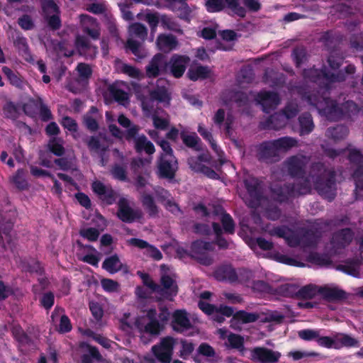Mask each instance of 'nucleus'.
<instances>
[{
	"label": "nucleus",
	"instance_id": "obj_1",
	"mask_svg": "<svg viewBox=\"0 0 363 363\" xmlns=\"http://www.w3.org/2000/svg\"><path fill=\"white\" fill-rule=\"evenodd\" d=\"M306 165L307 161L304 156L293 155L287 158L285 161V166L288 174L291 178L301 179L302 181L273 186L270 191L275 201L279 203H286L290 199L311 193V182L308 177H306Z\"/></svg>",
	"mask_w": 363,
	"mask_h": 363
},
{
	"label": "nucleus",
	"instance_id": "obj_2",
	"mask_svg": "<svg viewBox=\"0 0 363 363\" xmlns=\"http://www.w3.org/2000/svg\"><path fill=\"white\" fill-rule=\"evenodd\" d=\"M326 92L325 91L323 94H310L307 97L308 103L330 121H337L343 119L341 104L329 97V93Z\"/></svg>",
	"mask_w": 363,
	"mask_h": 363
},
{
	"label": "nucleus",
	"instance_id": "obj_3",
	"mask_svg": "<svg viewBox=\"0 0 363 363\" xmlns=\"http://www.w3.org/2000/svg\"><path fill=\"white\" fill-rule=\"evenodd\" d=\"M140 277L146 286L167 300L173 301L178 294L177 282L168 274L161 277L160 284L155 283L147 273H141Z\"/></svg>",
	"mask_w": 363,
	"mask_h": 363
},
{
	"label": "nucleus",
	"instance_id": "obj_4",
	"mask_svg": "<svg viewBox=\"0 0 363 363\" xmlns=\"http://www.w3.org/2000/svg\"><path fill=\"white\" fill-rule=\"evenodd\" d=\"M315 189L319 195L328 201L335 199L337 194L336 172L333 169H324L320 174L313 178Z\"/></svg>",
	"mask_w": 363,
	"mask_h": 363
},
{
	"label": "nucleus",
	"instance_id": "obj_5",
	"mask_svg": "<svg viewBox=\"0 0 363 363\" xmlns=\"http://www.w3.org/2000/svg\"><path fill=\"white\" fill-rule=\"evenodd\" d=\"M140 127L138 125H133L125 130V140L128 142H133L134 148L136 152H145L151 155L155 153V148L153 143L150 141L145 135H139Z\"/></svg>",
	"mask_w": 363,
	"mask_h": 363
},
{
	"label": "nucleus",
	"instance_id": "obj_6",
	"mask_svg": "<svg viewBox=\"0 0 363 363\" xmlns=\"http://www.w3.org/2000/svg\"><path fill=\"white\" fill-rule=\"evenodd\" d=\"M244 184L249 197L246 203L252 208H258L263 199V182L255 177H248L244 180Z\"/></svg>",
	"mask_w": 363,
	"mask_h": 363
},
{
	"label": "nucleus",
	"instance_id": "obj_7",
	"mask_svg": "<svg viewBox=\"0 0 363 363\" xmlns=\"http://www.w3.org/2000/svg\"><path fill=\"white\" fill-rule=\"evenodd\" d=\"M251 272L246 269H239L238 273L230 264H222L218 267L213 272V277L219 281H228L235 283L238 281V277L241 280L247 281L250 279Z\"/></svg>",
	"mask_w": 363,
	"mask_h": 363
},
{
	"label": "nucleus",
	"instance_id": "obj_8",
	"mask_svg": "<svg viewBox=\"0 0 363 363\" xmlns=\"http://www.w3.org/2000/svg\"><path fill=\"white\" fill-rule=\"evenodd\" d=\"M16 213L9 211L0 213V245L4 248L11 247L12 242L11 230L15 223Z\"/></svg>",
	"mask_w": 363,
	"mask_h": 363
},
{
	"label": "nucleus",
	"instance_id": "obj_9",
	"mask_svg": "<svg viewBox=\"0 0 363 363\" xmlns=\"http://www.w3.org/2000/svg\"><path fill=\"white\" fill-rule=\"evenodd\" d=\"M175 340L171 336L161 339L160 342L152 347V352L161 363H170L172 359Z\"/></svg>",
	"mask_w": 363,
	"mask_h": 363
},
{
	"label": "nucleus",
	"instance_id": "obj_10",
	"mask_svg": "<svg viewBox=\"0 0 363 363\" xmlns=\"http://www.w3.org/2000/svg\"><path fill=\"white\" fill-rule=\"evenodd\" d=\"M168 70L169 63L167 56L158 52L152 57L145 67V74L150 79H155L160 75L167 74Z\"/></svg>",
	"mask_w": 363,
	"mask_h": 363
},
{
	"label": "nucleus",
	"instance_id": "obj_11",
	"mask_svg": "<svg viewBox=\"0 0 363 363\" xmlns=\"http://www.w3.org/2000/svg\"><path fill=\"white\" fill-rule=\"evenodd\" d=\"M157 169L159 178L172 179L179 169L178 160L176 157H158Z\"/></svg>",
	"mask_w": 363,
	"mask_h": 363
},
{
	"label": "nucleus",
	"instance_id": "obj_12",
	"mask_svg": "<svg viewBox=\"0 0 363 363\" xmlns=\"http://www.w3.org/2000/svg\"><path fill=\"white\" fill-rule=\"evenodd\" d=\"M116 216L122 222L132 223L136 220L141 219L143 213L140 209L132 208L128 200L125 198H121L118 203Z\"/></svg>",
	"mask_w": 363,
	"mask_h": 363
},
{
	"label": "nucleus",
	"instance_id": "obj_13",
	"mask_svg": "<svg viewBox=\"0 0 363 363\" xmlns=\"http://www.w3.org/2000/svg\"><path fill=\"white\" fill-rule=\"evenodd\" d=\"M257 157L259 161L273 163L279 161V154L273 140H267L257 146Z\"/></svg>",
	"mask_w": 363,
	"mask_h": 363
},
{
	"label": "nucleus",
	"instance_id": "obj_14",
	"mask_svg": "<svg viewBox=\"0 0 363 363\" xmlns=\"http://www.w3.org/2000/svg\"><path fill=\"white\" fill-rule=\"evenodd\" d=\"M255 99L262 106V111L266 113H269L275 110L281 102L278 93L266 90L258 92Z\"/></svg>",
	"mask_w": 363,
	"mask_h": 363
},
{
	"label": "nucleus",
	"instance_id": "obj_15",
	"mask_svg": "<svg viewBox=\"0 0 363 363\" xmlns=\"http://www.w3.org/2000/svg\"><path fill=\"white\" fill-rule=\"evenodd\" d=\"M91 189L101 202L107 206L113 204L118 198L117 192L111 186H106L100 181L94 182Z\"/></svg>",
	"mask_w": 363,
	"mask_h": 363
},
{
	"label": "nucleus",
	"instance_id": "obj_16",
	"mask_svg": "<svg viewBox=\"0 0 363 363\" xmlns=\"http://www.w3.org/2000/svg\"><path fill=\"white\" fill-rule=\"evenodd\" d=\"M280 357V352L266 347H255L251 352V359L257 363H277Z\"/></svg>",
	"mask_w": 363,
	"mask_h": 363
},
{
	"label": "nucleus",
	"instance_id": "obj_17",
	"mask_svg": "<svg viewBox=\"0 0 363 363\" xmlns=\"http://www.w3.org/2000/svg\"><path fill=\"white\" fill-rule=\"evenodd\" d=\"M354 232L350 228H345L336 231L332 237L330 243L332 247L337 252L348 246L354 238Z\"/></svg>",
	"mask_w": 363,
	"mask_h": 363
},
{
	"label": "nucleus",
	"instance_id": "obj_18",
	"mask_svg": "<svg viewBox=\"0 0 363 363\" xmlns=\"http://www.w3.org/2000/svg\"><path fill=\"white\" fill-rule=\"evenodd\" d=\"M190 59L186 55L174 54L168 60L169 72L174 77L180 78L183 76Z\"/></svg>",
	"mask_w": 363,
	"mask_h": 363
},
{
	"label": "nucleus",
	"instance_id": "obj_19",
	"mask_svg": "<svg viewBox=\"0 0 363 363\" xmlns=\"http://www.w3.org/2000/svg\"><path fill=\"white\" fill-rule=\"evenodd\" d=\"M171 326L174 331L179 333H182L192 328L186 310L177 309L173 312Z\"/></svg>",
	"mask_w": 363,
	"mask_h": 363
},
{
	"label": "nucleus",
	"instance_id": "obj_20",
	"mask_svg": "<svg viewBox=\"0 0 363 363\" xmlns=\"http://www.w3.org/2000/svg\"><path fill=\"white\" fill-rule=\"evenodd\" d=\"M328 70L324 65L321 69H317L314 67L309 69H304L302 72V76L304 79L313 83H315L325 89V83L327 82Z\"/></svg>",
	"mask_w": 363,
	"mask_h": 363
},
{
	"label": "nucleus",
	"instance_id": "obj_21",
	"mask_svg": "<svg viewBox=\"0 0 363 363\" xmlns=\"http://www.w3.org/2000/svg\"><path fill=\"white\" fill-rule=\"evenodd\" d=\"M286 124L284 115L277 112L269 116L264 121L259 123V127L264 130H280Z\"/></svg>",
	"mask_w": 363,
	"mask_h": 363
},
{
	"label": "nucleus",
	"instance_id": "obj_22",
	"mask_svg": "<svg viewBox=\"0 0 363 363\" xmlns=\"http://www.w3.org/2000/svg\"><path fill=\"white\" fill-rule=\"evenodd\" d=\"M302 246L305 247H315L318 243L321 233L317 228H303L300 231Z\"/></svg>",
	"mask_w": 363,
	"mask_h": 363
},
{
	"label": "nucleus",
	"instance_id": "obj_23",
	"mask_svg": "<svg viewBox=\"0 0 363 363\" xmlns=\"http://www.w3.org/2000/svg\"><path fill=\"white\" fill-rule=\"evenodd\" d=\"M167 2L166 8L172 11H180L179 17L186 20L191 13V10L186 0H164Z\"/></svg>",
	"mask_w": 363,
	"mask_h": 363
},
{
	"label": "nucleus",
	"instance_id": "obj_24",
	"mask_svg": "<svg viewBox=\"0 0 363 363\" xmlns=\"http://www.w3.org/2000/svg\"><path fill=\"white\" fill-rule=\"evenodd\" d=\"M11 333L14 340L18 342V350L21 347L30 346L33 340L20 325H14L11 328Z\"/></svg>",
	"mask_w": 363,
	"mask_h": 363
},
{
	"label": "nucleus",
	"instance_id": "obj_25",
	"mask_svg": "<svg viewBox=\"0 0 363 363\" xmlns=\"http://www.w3.org/2000/svg\"><path fill=\"white\" fill-rule=\"evenodd\" d=\"M140 201L149 217L156 218L158 216L159 207L151 194L143 193L141 195Z\"/></svg>",
	"mask_w": 363,
	"mask_h": 363
},
{
	"label": "nucleus",
	"instance_id": "obj_26",
	"mask_svg": "<svg viewBox=\"0 0 363 363\" xmlns=\"http://www.w3.org/2000/svg\"><path fill=\"white\" fill-rule=\"evenodd\" d=\"M318 294L328 301H340L346 297V294L343 290L328 286H320Z\"/></svg>",
	"mask_w": 363,
	"mask_h": 363
},
{
	"label": "nucleus",
	"instance_id": "obj_27",
	"mask_svg": "<svg viewBox=\"0 0 363 363\" xmlns=\"http://www.w3.org/2000/svg\"><path fill=\"white\" fill-rule=\"evenodd\" d=\"M299 135L303 136L310 134L314 129L312 116L308 112H304L298 116Z\"/></svg>",
	"mask_w": 363,
	"mask_h": 363
},
{
	"label": "nucleus",
	"instance_id": "obj_28",
	"mask_svg": "<svg viewBox=\"0 0 363 363\" xmlns=\"http://www.w3.org/2000/svg\"><path fill=\"white\" fill-rule=\"evenodd\" d=\"M211 69L208 66L198 65L191 67L187 72L189 79L193 82L203 80L209 77Z\"/></svg>",
	"mask_w": 363,
	"mask_h": 363
},
{
	"label": "nucleus",
	"instance_id": "obj_29",
	"mask_svg": "<svg viewBox=\"0 0 363 363\" xmlns=\"http://www.w3.org/2000/svg\"><path fill=\"white\" fill-rule=\"evenodd\" d=\"M180 138L183 143L189 148H191L196 151H200L202 150L201 140L197 134L194 132L187 134L185 131L180 133Z\"/></svg>",
	"mask_w": 363,
	"mask_h": 363
},
{
	"label": "nucleus",
	"instance_id": "obj_30",
	"mask_svg": "<svg viewBox=\"0 0 363 363\" xmlns=\"http://www.w3.org/2000/svg\"><path fill=\"white\" fill-rule=\"evenodd\" d=\"M102 268L110 274H115L123 269V264L121 262L118 255L114 254L104 259L102 263Z\"/></svg>",
	"mask_w": 363,
	"mask_h": 363
},
{
	"label": "nucleus",
	"instance_id": "obj_31",
	"mask_svg": "<svg viewBox=\"0 0 363 363\" xmlns=\"http://www.w3.org/2000/svg\"><path fill=\"white\" fill-rule=\"evenodd\" d=\"M177 44L176 37L171 34H160L157 38V45L161 50H172L177 47Z\"/></svg>",
	"mask_w": 363,
	"mask_h": 363
},
{
	"label": "nucleus",
	"instance_id": "obj_32",
	"mask_svg": "<svg viewBox=\"0 0 363 363\" xmlns=\"http://www.w3.org/2000/svg\"><path fill=\"white\" fill-rule=\"evenodd\" d=\"M88 353L82 354L81 357L82 363H93L94 360L97 362H103L104 358L100 353L99 349L89 344H86Z\"/></svg>",
	"mask_w": 363,
	"mask_h": 363
},
{
	"label": "nucleus",
	"instance_id": "obj_33",
	"mask_svg": "<svg viewBox=\"0 0 363 363\" xmlns=\"http://www.w3.org/2000/svg\"><path fill=\"white\" fill-rule=\"evenodd\" d=\"M259 318L257 313H250L244 310L233 312L231 322L238 321L242 324L251 323L256 322Z\"/></svg>",
	"mask_w": 363,
	"mask_h": 363
},
{
	"label": "nucleus",
	"instance_id": "obj_34",
	"mask_svg": "<svg viewBox=\"0 0 363 363\" xmlns=\"http://www.w3.org/2000/svg\"><path fill=\"white\" fill-rule=\"evenodd\" d=\"M213 244L210 242L197 240L194 241L191 245V257L194 258L207 251H213Z\"/></svg>",
	"mask_w": 363,
	"mask_h": 363
},
{
	"label": "nucleus",
	"instance_id": "obj_35",
	"mask_svg": "<svg viewBox=\"0 0 363 363\" xmlns=\"http://www.w3.org/2000/svg\"><path fill=\"white\" fill-rule=\"evenodd\" d=\"M349 129L346 125H337L334 127H330L326 130L325 135L334 140H342L347 136Z\"/></svg>",
	"mask_w": 363,
	"mask_h": 363
},
{
	"label": "nucleus",
	"instance_id": "obj_36",
	"mask_svg": "<svg viewBox=\"0 0 363 363\" xmlns=\"http://www.w3.org/2000/svg\"><path fill=\"white\" fill-rule=\"evenodd\" d=\"M212 228L215 234L214 244H216L220 250L228 249L229 247V242L223 236V230L220 224L216 222H213Z\"/></svg>",
	"mask_w": 363,
	"mask_h": 363
},
{
	"label": "nucleus",
	"instance_id": "obj_37",
	"mask_svg": "<svg viewBox=\"0 0 363 363\" xmlns=\"http://www.w3.org/2000/svg\"><path fill=\"white\" fill-rule=\"evenodd\" d=\"M233 308L225 305H220L216 311L212 314V319L221 324L225 321V316L230 318L233 317Z\"/></svg>",
	"mask_w": 363,
	"mask_h": 363
},
{
	"label": "nucleus",
	"instance_id": "obj_38",
	"mask_svg": "<svg viewBox=\"0 0 363 363\" xmlns=\"http://www.w3.org/2000/svg\"><path fill=\"white\" fill-rule=\"evenodd\" d=\"M135 325L140 330H143L151 335H158L162 329V327L157 320L150 321L145 325H143L140 320H136Z\"/></svg>",
	"mask_w": 363,
	"mask_h": 363
},
{
	"label": "nucleus",
	"instance_id": "obj_39",
	"mask_svg": "<svg viewBox=\"0 0 363 363\" xmlns=\"http://www.w3.org/2000/svg\"><path fill=\"white\" fill-rule=\"evenodd\" d=\"M307 260L320 267H328L332 264V260L330 257L325 254L318 252H311L308 255Z\"/></svg>",
	"mask_w": 363,
	"mask_h": 363
},
{
	"label": "nucleus",
	"instance_id": "obj_40",
	"mask_svg": "<svg viewBox=\"0 0 363 363\" xmlns=\"http://www.w3.org/2000/svg\"><path fill=\"white\" fill-rule=\"evenodd\" d=\"M318 288L314 284H308L301 288L298 287V299H311L318 294Z\"/></svg>",
	"mask_w": 363,
	"mask_h": 363
},
{
	"label": "nucleus",
	"instance_id": "obj_41",
	"mask_svg": "<svg viewBox=\"0 0 363 363\" xmlns=\"http://www.w3.org/2000/svg\"><path fill=\"white\" fill-rule=\"evenodd\" d=\"M359 261L358 259H347L345 264L339 265L338 269L345 273L357 277L359 274Z\"/></svg>",
	"mask_w": 363,
	"mask_h": 363
},
{
	"label": "nucleus",
	"instance_id": "obj_42",
	"mask_svg": "<svg viewBox=\"0 0 363 363\" xmlns=\"http://www.w3.org/2000/svg\"><path fill=\"white\" fill-rule=\"evenodd\" d=\"M273 142L279 152L280 150L287 151L297 145V140L296 139L287 136L273 140Z\"/></svg>",
	"mask_w": 363,
	"mask_h": 363
},
{
	"label": "nucleus",
	"instance_id": "obj_43",
	"mask_svg": "<svg viewBox=\"0 0 363 363\" xmlns=\"http://www.w3.org/2000/svg\"><path fill=\"white\" fill-rule=\"evenodd\" d=\"M342 118H349L357 115L359 111V107L354 101L347 100L341 104Z\"/></svg>",
	"mask_w": 363,
	"mask_h": 363
},
{
	"label": "nucleus",
	"instance_id": "obj_44",
	"mask_svg": "<svg viewBox=\"0 0 363 363\" xmlns=\"http://www.w3.org/2000/svg\"><path fill=\"white\" fill-rule=\"evenodd\" d=\"M220 223L222 224L223 233L224 232L228 235H233L235 233V224L232 216L224 212L222 213L220 217Z\"/></svg>",
	"mask_w": 363,
	"mask_h": 363
},
{
	"label": "nucleus",
	"instance_id": "obj_45",
	"mask_svg": "<svg viewBox=\"0 0 363 363\" xmlns=\"http://www.w3.org/2000/svg\"><path fill=\"white\" fill-rule=\"evenodd\" d=\"M225 9L229 10L232 15L244 18L246 16V9L240 5L238 0H226Z\"/></svg>",
	"mask_w": 363,
	"mask_h": 363
},
{
	"label": "nucleus",
	"instance_id": "obj_46",
	"mask_svg": "<svg viewBox=\"0 0 363 363\" xmlns=\"http://www.w3.org/2000/svg\"><path fill=\"white\" fill-rule=\"evenodd\" d=\"M346 80V74L342 69L337 73H333L328 71L327 82L325 83V91L328 92L331 88V84L335 82H342Z\"/></svg>",
	"mask_w": 363,
	"mask_h": 363
},
{
	"label": "nucleus",
	"instance_id": "obj_47",
	"mask_svg": "<svg viewBox=\"0 0 363 363\" xmlns=\"http://www.w3.org/2000/svg\"><path fill=\"white\" fill-rule=\"evenodd\" d=\"M161 26L168 30L174 32H181L180 26L174 20V18L167 14H162L160 17Z\"/></svg>",
	"mask_w": 363,
	"mask_h": 363
},
{
	"label": "nucleus",
	"instance_id": "obj_48",
	"mask_svg": "<svg viewBox=\"0 0 363 363\" xmlns=\"http://www.w3.org/2000/svg\"><path fill=\"white\" fill-rule=\"evenodd\" d=\"M152 99L159 102L169 103L171 97L165 87H157L150 93Z\"/></svg>",
	"mask_w": 363,
	"mask_h": 363
},
{
	"label": "nucleus",
	"instance_id": "obj_49",
	"mask_svg": "<svg viewBox=\"0 0 363 363\" xmlns=\"http://www.w3.org/2000/svg\"><path fill=\"white\" fill-rule=\"evenodd\" d=\"M74 44L76 49L81 55H85L86 51L91 48V43L84 35H77Z\"/></svg>",
	"mask_w": 363,
	"mask_h": 363
},
{
	"label": "nucleus",
	"instance_id": "obj_50",
	"mask_svg": "<svg viewBox=\"0 0 363 363\" xmlns=\"http://www.w3.org/2000/svg\"><path fill=\"white\" fill-rule=\"evenodd\" d=\"M42 10L44 16L54 15V13H61L60 7L54 0H44L42 2Z\"/></svg>",
	"mask_w": 363,
	"mask_h": 363
},
{
	"label": "nucleus",
	"instance_id": "obj_51",
	"mask_svg": "<svg viewBox=\"0 0 363 363\" xmlns=\"http://www.w3.org/2000/svg\"><path fill=\"white\" fill-rule=\"evenodd\" d=\"M2 72L7 77L11 84L18 88L22 86L23 82L21 77L18 76V73L13 72L8 67H3Z\"/></svg>",
	"mask_w": 363,
	"mask_h": 363
},
{
	"label": "nucleus",
	"instance_id": "obj_52",
	"mask_svg": "<svg viewBox=\"0 0 363 363\" xmlns=\"http://www.w3.org/2000/svg\"><path fill=\"white\" fill-rule=\"evenodd\" d=\"M298 286L292 284H285L279 286L278 292L285 297L293 298L298 296Z\"/></svg>",
	"mask_w": 363,
	"mask_h": 363
},
{
	"label": "nucleus",
	"instance_id": "obj_53",
	"mask_svg": "<svg viewBox=\"0 0 363 363\" xmlns=\"http://www.w3.org/2000/svg\"><path fill=\"white\" fill-rule=\"evenodd\" d=\"M291 56L295 62L296 67H300L302 64L306 60L307 53L303 48L296 47L293 49Z\"/></svg>",
	"mask_w": 363,
	"mask_h": 363
},
{
	"label": "nucleus",
	"instance_id": "obj_54",
	"mask_svg": "<svg viewBox=\"0 0 363 363\" xmlns=\"http://www.w3.org/2000/svg\"><path fill=\"white\" fill-rule=\"evenodd\" d=\"M161 16L158 12H147L145 15V21L148 23L152 32H155L160 23Z\"/></svg>",
	"mask_w": 363,
	"mask_h": 363
},
{
	"label": "nucleus",
	"instance_id": "obj_55",
	"mask_svg": "<svg viewBox=\"0 0 363 363\" xmlns=\"http://www.w3.org/2000/svg\"><path fill=\"white\" fill-rule=\"evenodd\" d=\"M226 0H206V10L210 13H216L225 9Z\"/></svg>",
	"mask_w": 363,
	"mask_h": 363
},
{
	"label": "nucleus",
	"instance_id": "obj_56",
	"mask_svg": "<svg viewBox=\"0 0 363 363\" xmlns=\"http://www.w3.org/2000/svg\"><path fill=\"white\" fill-rule=\"evenodd\" d=\"M231 100L235 102L238 107H242L247 105L249 98L245 92L241 91H234L230 96Z\"/></svg>",
	"mask_w": 363,
	"mask_h": 363
},
{
	"label": "nucleus",
	"instance_id": "obj_57",
	"mask_svg": "<svg viewBox=\"0 0 363 363\" xmlns=\"http://www.w3.org/2000/svg\"><path fill=\"white\" fill-rule=\"evenodd\" d=\"M85 143L91 152H98L99 151L105 152L106 150V148L101 145L100 140L96 136L87 138Z\"/></svg>",
	"mask_w": 363,
	"mask_h": 363
},
{
	"label": "nucleus",
	"instance_id": "obj_58",
	"mask_svg": "<svg viewBox=\"0 0 363 363\" xmlns=\"http://www.w3.org/2000/svg\"><path fill=\"white\" fill-rule=\"evenodd\" d=\"M60 14L61 13H54V15L44 16V18L47 22L48 26L52 30H57L62 27V20Z\"/></svg>",
	"mask_w": 363,
	"mask_h": 363
},
{
	"label": "nucleus",
	"instance_id": "obj_59",
	"mask_svg": "<svg viewBox=\"0 0 363 363\" xmlns=\"http://www.w3.org/2000/svg\"><path fill=\"white\" fill-rule=\"evenodd\" d=\"M108 90L110 95L118 102H123L128 99L127 93L113 84L110 85Z\"/></svg>",
	"mask_w": 363,
	"mask_h": 363
},
{
	"label": "nucleus",
	"instance_id": "obj_60",
	"mask_svg": "<svg viewBox=\"0 0 363 363\" xmlns=\"http://www.w3.org/2000/svg\"><path fill=\"white\" fill-rule=\"evenodd\" d=\"M79 235L90 242H95L98 240L100 233L99 230L95 228H87L81 229L79 230Z\"/></svg>",
	"mask_w": 363,
	"mask_h": 363
},
{
	"label": "nucleus",
	"instance_id": "obj_61",
	"mask_svg": "<svg viewBox=\"0 0 363 363\" xmlns=\"http://www.w3.org/2000/svg\"><path fill=\"white\" fill-rule=\"evenodd\" d=\"M86 334L87 336L91 337L94 340L100 344L104 348L108 349L111 347V341L107 337L100 334H96L91 330H87L86 331Z\"/></svg>",
	"mask_w": 363,
	"mask_h": 363
},
{
	"label": "nucleus",
	"instance_id": "obj_62",
	"mask_svg": "<svg viewBox=\"0 0 363 363\" xmlns=\"http://www.w3.org/2000/svg\"><path fill=\"white\" fill-rule=\"evenodd\" d=\"M111 173L113 176V177L116 179L120 180V181H126L127 180V171L125 167L116 164L113 166Z\"/></svg>",
	"mask_w": 363,
	"mask_h": 363
},
{
	"label": "nucleus",
	"instance_id": "obj_63",
	"mask_svg": "<svg viewBox=\"0 0 363 363\" xmlns=\"http://www.w3.org/2000/svg\"><path fill=\"white\" fill-rule=\"evenodd\" d=\"M228 341L230 347L241 350L244 347V338L238 334L230 333L228 337Z\"/></svg>",
	"mask_w": 363,
	"mask_h": 363
},
{
	"label": "nucleus",
	"instance_id": "obj_64",
	"mask_svg": "<svg viewBox=\"0 0 363 363\" xmlns=\"http://www.w3.org/2000/svg\"><path fill=\"white\" fill-rule=\"evenodd\" d=\"M40 306L45 310H50L55 303V296L52 291L44 293L40 298Z\"/></svg>",
	"mask_w": 363,
	"mask_h": 363
}]
</instances>
